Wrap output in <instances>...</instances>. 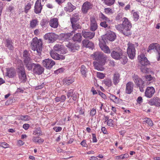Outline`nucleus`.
Returning <instances> with one entry per match:
<instances>
[{
    "mask_svg": "<svg viewBox=\"0 0 160 160\" xmlns=\"http://www.w3.org/2000/svg\"><path fill=\"white\" fill-rule=\"evenodd\" d=\"M79 19V18L78 14L75 13L74 14H73L70 18L71 23H77V22Z\"/></svg>",
    "mask_w": 160,
    "mask_h": 160,
    "instance_id": "31",
    "label": "nucleus"
},
{
    "mask_svg": "<svg viewBox=\"0 0 160 160\" xmlns=\"http://www.w3.org/2000/svg\"><path fill=\"white\" fill-rule=\"evenodd\" d=\"M50 26L52 28H57L58 25V18H53L50 20L49 22Z\"/></svg>",
    "mask_w": 160,
    "mask_h": 160,
    "instance_id": "24",
    "label": "nucleus"
},
{
    "mask_svg": "<svg viewBox=\"0 0 160 160\" xmlns=\"http://www.w3.org/2000/svg\"><path fill=\"white\" fill-rule=\"evenodd\" d=\"M32 5L30 2L28 3L25 6L24 12L27 13L28 11L30 9Z\"/></svg>",
    "mask_w": 160,
    "mask_h": 160,
    "instance_id": "50",
    "label": "nucleus"
},
{
    "mask_svg": "<svg viewBox=\"0 0 160 160\" xmlns=\"http://www.w3.org/2000/svg\"><path fill=\"white\" fill-rule=\"evenodd\" d=\"M123 19L122 23L116 25L115 28L124 35L128 36L131 34V29L132 24L127 18H124Z\"/></svg>",
    "mask_w": 160,
    "mask_h": 160,
    "instance_id": "2",
    "label": "nucleus"
},
{
    "mask_svg": "<svg viewBox=\"0 0 160 160\" xmlns=\"http://www.w3.org/2000/svg\"><path fill=\"white\" fill-rule=\"evenodd\" d=\"M133 18L134 21L136 22L139 18V15L138 12H134L133 13Z\"/></svg>",
    "mask_w": 160,
    "mask_h": 160,
    "instance_id": "52",
    "label": "nucleus"
},
{
    "mask_svg": "<svg viewBox=\"0 0 160 160\" xmlns=\"http://www.w3.org/2000/svg\"><path fill=\"white\" fill-rule=\"evenodd\" d=\"M33 141L39 144L42 143L44 141V139L39 137H33L32 138Z\"/></svg>",
    "mask_w": 160,
    "mask_h": 160,
    "instance_id": "37",
    "label": "nucleus"
},
{
    "mask_svg": "<svg viewBox=\"0 0 160 160\" xmlns=\"http://www.w3.org/2000/svg\"><path fill=\"white\" fill-rule=\"evenodd\" d=\"M42 64L47 69H50L55 65V62L51 59H46L43 61Z\"/></svg>",
    "mask_w": 160,
    "mask_h": 160,
    "instance_id": "15",
    "label": "nucleus"
},
{
    "mask_svg": "<svg viewBox=\"0 0 160 160\" xmlns=\"http://www.w3.org/2000/svg\"><path fill=\"white\" fill-rule=\"evenodd\" d=\"M103 83L108 87L111 86L112 85V82L110 79H106L103 81Z\"/></svg>",
    "mask_w": 160,
    "mask_h": 160,
    "instance_id": "38",
    "label": "nucleus"
},
{
    "mask_svg": "<svg viewBox=\"0 0 160 160\" xmlns=\"http://www.w3.org/2000/svg\"><path fill=\"white\" fill-rule=\"evenodd\" d=\"M44 38L45 39L48 40L49 43H52L56 40L58 36L54 33L50 32L45 35Z\"/></svg>",
    "mask_w": 160,
    "mask_h": 160,
    "instance_id": "11",
    "label": "nucleus"
},
{
    "mask_svg": "<svg viewBox=\"0 0 160 160\" xmlns=\"http://www.w3.org/2000/svg\"><path fill=\"white\" fill-rule=\"evenodd\" d=\"M48 24V22L45 19L42 20L40 22V25L43 28L45 29L47 28Z\"/></svg>",
    "mask_w": 160,
    "mask_h": 160,
    "instance_id": "40",
    "label": "nucleus"
},
{
    "mask_svg": "<svg viewBox=\"0 0 160 160\" xmlns=\"http://www.w3.org/2000/svg\"><path fill=\"white\" fill-rule=\"evenodd\" d=\"M113 120L112 119H110L108 121L107 125L109 126L112 127L113 125Z\"/></svg>",
    "mask_w": 160,
    "mask_h": 160,
    "instance_id": "58",
    "label": "nucleus"
},
{
    "mask_svg": "<svg viewBox=\"0 0 160 160\" xmlns=\"http://www.w3.org/2000/svg\"><path fill=\"white\" fill-rule=\"evenodd\" d=\"M132 79L137 87L139 88L140 91L143 92L144 91L143 88H144L145 85L142 80L139 78L137 75L135 74L133 75Z\"/></svg>",
    "mask_w": 160,
    "mask_h": 160,
    "instance_id": "5",
    "label": "nucleus"
},
{
    "mask_svg": "<svg viewBox=\"0 0 160 160\" xmlns=\"http://www.w3.org/2000/svg\"><path fill=\"white\" fill-rule=\"evenodd\" d=\"M144 122H146L150 127L152 126L153 123L151 119L148 118H144Z\"/></svg>",
    "mask_w": 160,
    "mask_h": 160,
    "instance_id": "41",
    "label": "nucleus"
},
{
    "mask_svg": "<svg viewBox=\"0 0 160 160\" xmlns=\"http://www.w3.org/2000/svg\"><path fill=\"white\" fill-rule=\"evenodd\" d=\"M99 46L102 50L104 52L107 53H110V50L108 47L106 45L104 38H102V39L100 41Z\"/></svg>",
    "mask_w": 160,
    "mask_h": 160,
    "instance_id": "12",
    "label": "nucleus"
},
{
    "mask_svg": "<svg viewBox=\"0 0 160 160\" xmlns=\"http://www.w3.org/2000/svg\"><path fill=\"white\" fill-rule=\"evenodd\" d=\"M123 17L122 14L121 13H119L115 18V20L118 22L121 21L122 20Z\"/></svg>",
    "mask_w": 160,
    "mask_h": 160,
    "instance_id": "51",
    "label": "nucleus"
},
{
    "mask_svg": "<svg viewBox=\"0 0 160 160\" xmlns=\"http://www.w3.org/2000/svg\"><path fill=\"white\" fill-rule=\"evenodd\" d=\"M103 38L105 40L113 41L116 39V35L114 32L110 31L106 34Z\"/></svg>",
    "mask_w": 160,
    "mask_h": 160,
    "instance_id": "17",
    "label": "nucleus"
},
{
    "mask_svg": "<svg viewBox=\"0 0 160 160\" xmlns=\"http://www.w3.org/2000/svg\"><path fill=\"white\" fill-rule=\"evenodd\" d=\"M54 50L60 54H64L66 53V51L65 50L64 46L61 44H57L53 47Z\"/></svg>",
    "mask_w": 160,
    "mask_h": 160,
    "instance_id": "16",
    "label": "nucleus"
},
{
    "mask_svg": "<svg viewBox=\"0 0 160 160\" xmlns=\"http://www.w3.org/2000/svg\"><path fill=\"white\" fill-rule=\"evenodd\" d=\"M38 25V21L37 19H33L30 21V28L34 29Z\"/></svg>",
    "mask_w": 160,
    "mask_h": 160,
    "instance_id": "32",
    "label": "nucleus"
},
{
    "mask_svg": "<svg viewBox=\"0 0 160 160\" xmlns=\"http://www.w3.org/2000/svg\"><path fill=\"white\" fill-rule=\"evenodd\" d=\"M89 41L88 40L86 39H84L82 42L83 47L86 48L87 46V45H88V43H89Z\"/></svg>",
    "mask_w": 160,
    "mask_h": 160,
    "instance_id": "54",
    "label": "nucleus"
},
{
    "mask_svg": "<svg viewBox=\"0 0 160 160\" xmlns=\"http://www.w3.org/2000/svg\"><path fill=\"white\" fill-rule=\"evenodd\" d=\"M99 18L102 20L107 21L109 24L112 22V20H110L109 18L106 17L102 12H101L99 14Z\"/></svg>",
    "mask_w": 160,
    "mask_h": 160,
    "instance_id": "34",
    "label": "nucleus"
},
{
    "mask_svg": "<svg viewBox=\"0 0 160 160\" xmlns=\"http://www.w3.org/2000/svg\"><path fill=\"white\" fill-rule=\"evenodd\" d=\"M72 26L74 31L78 29H80L81 28V26L77 23L72 24Z\"/></svg>",
    "mask_w": 160,
    "mask_h": 160,
    "instance_id": "42",
    "label": "nucleus"
},
{
    "mask_svg": "<svg viewBox=\"0 0 160 160\" xmlns=\"http://www.w3.org/2000/svg\"><path fill=\"white\" fill-rule=\"evenodd\" d=\"M120 59H121V61H122V63L124 64L127 62L128 59L127 57L123 55V54H122V56Z\"/></svg>",
    "mask_w": 160,
    "mask_h": 160,
    "instance_id": "53",
    "label": "nucleus"
},
{
    "mask_svg": "<svg viewBox=\"0 0 160 160\" xmlns=\"http://www.w3.org/2000/svg\"><path fill=\"white\" fill-rule=\"evenodd\" d=\"M98 93H99V95L101 96V97H102V98H103L104 99H106L107 97H106V96L105 95L104 93H103V92H102L100 91Z\"/></svg>",
    "mask_w": 160,
    "mask_h": 160,
    "instance_id": "64",
    "label": "nucleus"
},
{
    "mask_svg": "<svg viewBox=\"0 0 160 160\" xmlns=\"http://www.w3.org/2000/svg\"><path fill=\"white\" fill-rule=\"evenodd\" d=\"M7 75L9 78H13L16 75L14 69L13 68L7 69Z\"/></svg>",
    "mask_w": 160,
    "mask_h": 160,
    "instance_id": "30",
    "label": "nucleus"
},
{
    "mask_svg": "<svg viewBox=\"0 0 160 160\" xmlns=\"http://www.w3.org/2000/svg\"><path fill=\"white\" fill-rule=\"evenodd\" d=\"M54 130L56 132L60 131L62 130V128L60 127H56L53 128Z\"/></svg>",
    "mask_w": 160,
    "mask_h": 160,
    "instance_id": "62",
    "label": "nucleus"
},
{
    "mask_svg": "<svg viewBox=\"0 0 160 160\" xmlns=\"http://www.w3.org/2000/svg\"><path fill=\"white\" fill-rule=\"evenodd\" d=\"M90 22L89 29L91 31L94 32L97 29L98 27L95 18L93 16L91 17L90 18Z\"/></svg>",
    "mask_w": 160,
    "mask_h": 160,
    "instance_id": "14",
    "label": "nucleus"
},
{
    "mask_svg": "<svg viewBox=\"0 0 160 160\" xmlns=\"http://www.w3.org/2000/svg\"><path fill=\"white\" fill-rule=\"evenodd\" d=\"M67 47L69 48V50L74 52L76 50H77L79 47H76L72 43H69L67 45Z\"/></svg>",
    "mask_w": 160,
    "mask_h": 160,
    "instance_id": "35",
    "label": "nucleus"
},
{
    "mask_svg": "<svg viewBox=\"0 0 160 160\" xmlns=\"http://www.w3.org/2000/svg\"><path fill=\"white\" fill-rule=\"evenodd\" d=\"M41 3V0H37L35 2L34 11L36 14H38L41 12L42 8Z\"/></svg>",
    "mask_w": 160,
    "mask_h": 160,
    "instance_id": "18",
    "label": "nucleus"
},
{
    "mask_svg": "<svg viewBox=\"0 0 160 160\" xmlns=\"http://www.w3.org/2000/svg\"><path fill=\"white\" fill-rule=\"evenodd\" d=\"M58 54L57 53L54 52L53 51L50 52V54L52 58L56 60L58 59Z\"/></svg>",
    "mask_w": 160,
    "mask_h": 160,
    "instance_id": "44",
    "label": "nucleus"
},
{
    "mask_svg": "<svg viewBox=\"0 0 160 160\" xmlns=\"http://www.w3.org/2000/svg\"><path fill=\"white\" fill-rule=\"evenodd\" d=\"M156 50L158 53L157 56L158 61L160 60V46L157 43H152L149 46L147 52L151 53L152 52V50Z\"/></svg>",
    "mask_w": 160,
    "mask_h": 160,
    "instance_id": "7",
    "label": "nucleus"
},
{
    "mask_svg": "<svg viewBox=\"0 0 160 160\" xmlns=\"http://www.w3.org/2000/svg\"><path fill=\"white\" fill-rule=\"evenodd\" d=\"M93 7L92 3L88 1L84 2L82 6V11L83 14H87L89 10L92 9Z\"/></svg>",
    "mask_w": 160,
    "mask_h": 160,
    "instance_id": "10",
    "label": "nucleus"
},
{
    "mask_svg": "<svg viewBox=\"0 0 160 160\" xmlns=\"http://www.w3.org/2000/svg\"><path fill=\"white\" fill-rule=\"evenodd\" d=\"M120 74L118 72H115L113 75L112 78L113 83L115 85H116L119 82L120 78Z\"/></svg>",
    "mask_w": 160,
    "mask_h": 160,
    "instance_id": "23",
    "label": "nucleus"
},
{
    "mask_svg": "<svg viewBox=\"0 0 160 160\" xmlns=\"http://www.w3.org/2000/svg\"><path fill=\"white\" fill-rule=\"evenodd\" d=\"M110 99L113 102H114L116 103H118L119 102V99L115 95H112L110 96Z\"/></svg>",
    "mask_w": 160,
    "mask_h": 160,
    "instance_id": "47",
    "label": "nucleus"
},
{
    "mask_svg": "<svg viewBox=\"0 0 160 160\" xmlns=\"http://www.w3.org/2000/svg\"><path fill=\"white\" fill-rule=\"evenodd\" d=\"M97 77L100 79H103L105 77L104 75L102 73L98 72L97 73Z\"/></svg>",
    "mask_w": 160,
    "mask_h": 160,
    "instance_id": "57",
    "label": "nucleus"
},
{
    "mask_svg": "<svg viewBox=\"0 0 160 160\" xmlns=\"http://www.w3.org/2000/svg\"><path fill=\"white\" fill-rule=\"evenodd\" d=\"M30 119V117L29 116L27 115L23 116L21 115L20 116L19 120H22V121L29 120Z\"/></svg>",
    "mask_w": 160,
    "mask_h": 160,
    "instance_id": "48",
    "label": "nucleus"
},
{
    "mask_svg": "<svg viewBox=\"0 0 160 160\" xmlns=\"http://www.w3.org/2000/svg\"><path fill=\"white\" fill-rule=\"evenodd\" d=\"M155 92V90L153 87H148L145 92V95L147 98H151Z\"/></svg>",
    "mask_w": 160,
    "mask_h": 160,
    "instance_id": "20",
    "label": "nucleus"
},
{
    "mask_svg": "<svg viewBox=\"0 0 160 160\" xmlns=\"http://www.w3.org/2000/svg\"><path fill=\"white\" fill-rule=\"evenodd\" d=\"M93 56V59L96 60L93 62L95 69L98 71H103L104 68L102 66L105 64L106 56L103 53L99 52L94 53Z\"/></svg>",
    "mask_w": 160,
    "mask_h": 160,
    "instance_id": "1",
    "label": "nucleus"
},
{
    "mask_svg": "<svg viewBox=\"0 0 160 160\" xmlns=\"http://www.w3.org/2000/svg\"><path fill=\"white\" fill-rule=\"evenodd\" d=\"M63 71V69L62 68H60L54 71V73L58 74L59 73L62 72Z\"/></svg>",
    "mask_w": 160,
    "mask_h": 160,
    "instance_id": "61",
    "label": "nucleus"
},
{
    "mask_svg": "<svg viewBox=\"0 0 160 160\" xmlns=\"http://www.w3.org/2000/svg\"><path fill=\"white\" fill-rule=\"evenodd\" d=\"M96 113V110L95 109L92 108L91 111L90 115L93 117Z\"/></svg>",
    "mask_w": 160,
    "mask_h": 160,
    "instance_id": "60",
    "label": "nucleus"
},
{
    "mask_svg": "<svg viewBox=\"0 0 160 160\" xmlns=\"http://www.w3.org/2000/svg\"><path fill=\"white\" fill-rule=\"evenodd\" d=\"M42 131L40 128H37L33 132V134L37 136H40L42 134Z\"/></svg>",
    "mask_w": 160,
    "mask_h": 160,
    "instance_id": "39",
    "label": "nucleus"
},
{
    "mask_svg": "<svg viewBox=\"0 0 160 160\" xmlns=\"http://www.w3.org/2000/svg\"><path fill=\"white\" fill-rule=\"evenodd\" d=\"M115 0H104V2L108 6H111L113 4Z\"/></svg>",
    "mask_w": 160,
    "mask_h": 160,
    "instance_id": "49",
    "label": "nucleus"
},
{
    "mask_svg": "<svg viewBox=\"0 0 160 160\" xmlns=\"http://www.w3.org/2000/svg\"><path fill=\"white\" fill-rule=\"evenodd\" d=\"M26 68L29 71L31 70L33 68L35 63H32L31 61L28 62L24 63Z\"/></svg>",
    "mask_w": 160,
    "mask_h": 160,
    "instance_id": "33",
    "label": "nucleus"
},
{
    "mask_svg": "<svg viewBox=\"0 0 160 160\" xmlns=\"http://www.w3.org/2000/svg\"><path fill=\"white\" fill-rule=\"evenodd\" d=\"M122 54V50L119 48L118 47L113 49L111 53L112 57L116 60H120Z\"/></svg>",
    "mask_w": 160,
    "mask_h": 160,
    "instance_id": "6",
    "label": "nucleus"
},
{
    "mask_svg": "<svg viewBox=\"0 0 160 160\" xmlns=\"http://www.w3.org/2000/svg\"><path fill=\"white\" fill-rule=\"evenodd\" d=\"M75 33V31H72L71 32L69 33H62L60 35V37L62 39L67 40L69 39L70 37Z\"/></svg>",
    "mask_w": 160,
    "mask_h": 160,
    "instance_id": "27",
    "label": "nucleus"
},
{
    "mask_svg": "<svg viewBox=\"0 0 160 160\" xmlns=\"http://www.w3.org/2000/svg\"><path fill=\"white\" fill-rule=\"evenodd\" d=\"M9 145L5 142H2L0 144V146L3 148H6L8 147Z\"/></svg>",
    "mask_w": 160,
    "mask_h": 160,
    "instance_id": "59",
    "label": "nucleus"
},
{
    "mask_svg": "<svg viewBox=\"0 0 160 160\" xmlns=\"http://www.w3.org/2000/svg\"><path fill=\"white\" fill-rule=\"evenodd\" d=\"M82 36L85 38L91 39L92 38L95 36V33L93 31L91 32L88 31H83L82 32Z\"/></svg>",
    "mask_w": 160,
    "mask_h": 160,
    "instance_id": "19",
    "label": "nucleus"
},
{
    "mask_svg": "<svg viewBox=\"0 0 160 160\" xmlns=\"http://www.w3.org/2000/svg\"><path fill=\"white\" fill-rule=\"evenodd\" d=\"M73 82V79L72 78H66L63 80V83L65 85H70Z\"/></svg>",
    "mask_w": 160,
    "mask_h": 160,
    "instance_id": "36",
    "label": "nucleus"
},
{
    "mask_svg": "<svg viewBox=\"0 0 160 160\" xmlns=\"http://www.w3.org/2000/svg\"><path fill=\"white\" fill-rule=\"evenodd\" d=\"M5 46L9 50H12L13 49V43L11 39L10 38L6 39L5 40Z\"/></svg>",
    "mask_w": 160,
    "mask_h": 160,
    "instance_id": "26",
    "label": "nucleus"
},
{
    "mask_svg": "<svg viewBox=\"0 0 160 160\" xmlns=\"http://www.w3.org/2000/svg\"><path fill=\"white\" fill-rule=\"evenodd\" d=\"M145 77L147 81H150L152 80V81L155 82L156 80L155 78L152 77L150 75H146L145 76Z\"/></svg>",
    "mask_w": 160,
    "mask_h": 160,
    "instance_id": "46",
    "label": "nucleus"
},
{
    "mask_svg": "<svg viewBox=\"0 0 160 160\" xmlns=\"http://www.w3.org/2000/svg\"><path fill=\"white\" fill-rule=\"evenodd\" d=\"M128 48L127 50V52L129 58L133 59L135 55L136 50L134 44L129 43L128 44Z\"/></svg>",
    "mask_w": 160,
    "mask_h": 160,
    "instance_id": "8",
    "label": "nucleus"
},
{
    "mask_svg": "<svg viewBox=\"0 0 160 160\" xmlns=\"http://www.w3.org/2000/svg\"><path fill=\"white\" fill-rule=\"evenodd\" d=\"M108 23L107 21H104L103 22H101L100 23V25L102 27H103L104 28H107L108 29L110 28V26L108 25Z\"/></svg>",
    "mask_w": 160,
    "mask_h": 160,
    "instance_id": "43",
    "label": "nucleus"
},
{
    "mask_svg": "<svg viewBox=\"0 0 160 160\" xmlns=\"http://www.w3.org/2000/svg\"><path fill=\"white\" fill-rule=\"evenodd\" d=\"M22 59L23 63L32 60L30 53L26 50H24L23 52Z\"/></svg>",
    "mask_w": 160,
    "mask_h": 160,
    "instance_id": "22",
    "label": "nucleus"
},
{
    "mask_svg": "<svg viewBox=\"0 0 160 160\" xmlns=\"http://www.w3.org/2000/svg\"><path fill=\"white\" fill-rule=\"evenodd\" d=\"M138 60L141 64L140 68L141 71L144 73H148L149 69L147 67V66L150 64L147 58L144 55L142 54L138 57Z\"/></svg>",
    "mask_w": 160,
    "mask_h": 160,
    "instance_id": "3",
    "label": "nucleus"
},
{
    "mask_svg": "<svg viewBox=\"0 0 160 160\" xmlns=\"http://www.w3.org/2000/svg\"><path fill=\"white\" fill-rule=\"evenodd\" d=\"M80 71L82 74L86 77V73L87 72V69L84 66L82 65L81 66Z\"/></svg>",
    "mask_w": 160,
    "mask_h": 160,
    "instance_id": "45",
    "label": "nucleus"
},
{
    "mask_svg": "<svg viewBox=\"0 0 160 160\" xmlns=\"http://www.w3.org/2000/svg\"><path fill=\"white\" fill-rule=\"evenodd\" d=\"M19 78L21 82H25L27 80V76L24 66H20L18 68Z\"/></svg>",
    "mask_w": 160,
    "mask_h": 160,
    "instance_id": "9",
    "label": "nucleus"
},
{
    "mask_svg": "<svg viewBox=\"0 0 160 160\" xmlns=\"http://www.w3.org/2000/svg\"><path fill=\"white\" fill-rule=\"evenodd\" d=\"M44 68L40 64L35 63L32 70V72L34 73L36 75H40L44 72Z\"/></svg>",
    "mask_w": 160,
    "mask_h": 160,
    "instance_id": "13",
    "label": "nucleus"
},
{
    "mask_svg": "<svg viewBox=\"0 0 160 160\" xmlns=\"http://www.w3.org/2000/svg\"><path fill=\"white\" fill-rule=\"evenodd\" d=\"M148 103L151 106L155 105L157 107L160 106V99L158 97H154L150 99Z\"/></svg>",
    "mask_w": 160,
    "mask_h": 160,
    "instance_id": "21",
    "label": "nucleus"
},
{
    "mask_svg": "<svg viewBox=\"0 0 160 160\" xmlns=\"http://www.w3.org/2000/svg\"><path fill=\"white\" fill-rule=\"evenodd\" d=\"M76 8V7L73 6L71 2H68L67 7L64 8V10L66 12H71Z\"/></svg>",
    "mask_w": 160,
    "mask_h": 160,
    "instance_id": "29",
    "label": "nucleus"
},
{
    "mask_svg": "<svg viewBox=\"0 0 160 160\" xmlns=\"http://www.w3.org/2000/svg\"><path fill=\"white\" fill-rule=\"evenodd\" d=\"M31 47L32 50H36L38 54H41L42 49V43L41 39H38L37 38H33L31 42Z\"/></svg>",
    "mask_w": 160,
    "mask_h": 160,
    "instance_id": "4",
    "label": "nucleus"
},
{
    "mask_svg": "<svg viewBox=\"0 0 160 160\" xmlns=\"http://www.w3.org/2000/svg\"><path fill=\"white\" fill-rule=\"evenodd\" d=\"M82 36L81 33H77L74 34L72 38V40L74 42H80L82 40Z\"/></svg>",
    "mask_w": 160,
    "mask_h": 160,
    "instance_id": "28",
    "label": "nucleus"
},
{
    "mask_svg": "<svg viewBox=\"0 0 160 160\" xmlns=\"http://www.w3.org/2000/svg\"><path fill=\"white\" fill-rule=\"evenodd\" d=\"M133 84L131 82H128L126 85V93L130 94L133 91Z\"/></svg>",
    "mask_w": 160,
    "mask_h": 160,
    "instance_id": "25",
    "label": "nucleus"
},
{
    "mask_svg": "<svg viewBox=\"0 0 160 160\" xmlns=\"http://www.w3.org/2000/svg\"><path fill=\"white\" fill-rule=\"evenodd\" d=\"M104 11L105 13L107 14H109L110 13H113L112 9L110 8H105L104 9Z\"/></svg>",
    "mask_w": 160,
    "mask_h": 160,
    "instance_id": "55",
    "label": "nucleus"
},
{
    "mask_svg": "<svg viewBox=\"0 0 160 160\" xmlns=\"http://www.w3.org/2000/svg\"><path fill=\"white\" fill-rule=\"evenodd\" d=\"M78 93L75 92H74L72 96V99L73 101H75L77 99Z\"/></svg>",
    "mask_w": 160,
    "mask_h": 160,
    "instance_id": "63",
    "label": "nucleus"
},
{
    "mask_svg": "<svg viewBox=\"0 0 160 160\" xmlns=\"http://www.w3.org/2000/svg\"><path fill=\"white\" fill-rule=\"evenodd\" d=\"M94 47V45L93 43L92 42L89 41L86 48H88L92 49Z\"/></svg>",
    "mask_w": 160,
    "mask_h": 160,
    "instance_id": "56",
    "label": "nucleus"
}]
</instances>
